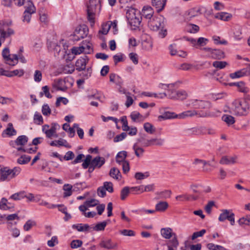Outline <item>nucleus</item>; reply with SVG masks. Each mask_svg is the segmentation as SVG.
Returning a JSON list of instances; mask_svg holds the SVG:
<instances>
[{
	"label": "nucleus",
	"mask_w": 250,
	"mask_h": 250,
	"mask_svg": "<svg viewBox=\"0 0 250 250\" xmlns=\"http://www.w3.org/2000/svg\"><path fill=\"white\" fill-rule=\"evenodd\" d=\"M250 105L246 100H235L231 104V109L235 115L245 116L249 113Z\"/></svg>",
	"instance_id": "obj_1"
},
{
	"label": "nucleus",
	"mask_w": 250,
	"mask_h": 250,
	"mask_svg": "<svg viewBox=\"0 0 250 250\" xmlns=\"http://www.w3.org/2000/svg\"><path fill=\"white\" fill-rule=\"evenodd\" d=\"M101 7V0H89L87 4V18L92 27L95 24V15L100 11Z\"/></svg>",
	"instance_id": "obj_2"
},
{
	"label": "nucleus",
	"mask_w": 250,
	"mask_h": 250,
	"mask_svg": "<svg viewBox=\"0 0 250 250\" xmlns=\"http://www.w3.org/2000/svg\"><path fill=\"white\" fill-rule=\"evenodd\" d=\"M126 17L131 26L137 27L141 23L142 17L140 11L132 7L126 9Z\"/></svg>",
	"instance_id": "obj_3"
},
{
	"label": "nucleus",
	"mask_w": 250,
	"mask_h": 250,
	"mask_svg": "<svg viewBox=\"0 0 250 250\" xmlns=\"http://www.w3.org/2000/svg\"><path fill=\"white\" fill-rule=\"evenodd\" d=\"M148 26L150 30L157 31L164 26V18L161 16H154L148 21Z\"/></svg>",
	"instance_id": "obj_4"
},
{
	"label": "nucleus",
	"mask_w": 250,
	"mask_h": 250,
	"mask_svg": "<svg viewBox=\"0 0 250 250\" xmlns=\"http://www.w3.org/2000/svg\"><path fill=\"white\" fill-rule=\"evenodd\" d=\"M2 56L7 64L14 66L18 63V55L16 54L11 55L8 48H5L2 50Z\"/></svg>",
	"instance_id": "obj_5"
},
{
	"label": "nucleus",
	"mask_w": 250,
	"mask_h": 250,
	"mask_svg": "<svg viewBox=\"0 0 250 250\" xmlns=\"http://www.w3.org/2000/svg\"><path fill=\"white\" fill-rule=\"evenodd\" d=\"M203 51L208 53V57L213 59L220 60L225 57L224 52L220 50L209 47H204Z\"/></svg>",
	"instance_id": "obj_6"
},
{
	"label": "nucleus",
	"mask_w": 250,
	"mask_h": 250,
	"mask_svg": "<svg viewBox=\"0 0 250 250\" xmlns=\"http://www.w3.org/2000/svg\"><path fill=\"white\" fill-rule=\"evenodd\" d=\"M195 115L200 117H206L209 116L210 115L208 112H198L195 110H187L178 114V118L185 119L188 117H192Z\"/></svg>",
	"instance_id": "obj_7"
},
{
	"label": "nucleus",
	"mask_w": 250,
	"mask_h": 250,
	"mask_svg": "<svg viewBox=\"0 0 250 250\" xmlns=\"http://www.w3.org/2000/svg\"><path fill=\"white\" fill-rule=\"evenodd\" d=\"M227 219L230 221L231 225H234L235 223L234 214L230 210L223 209L220 214L218 220L220 222H224Z\"/></svg>",
	"instance_id": "obj_8"
},
{
	"label": "nucleus",
	"mask_w": 250,
	"mask_h": 250,
	"mask_svg": "<svg viewBox=\"0 0 250 250\" xmlns=\"http://www.w3.org/2000/svg\"><path fill=\"white\" fill-rule=\"evenodd\" d=\"M189 102V104L194 108L208 109L211 107V103L208 101L192 99Z\"/></svg>",
	"instance_id": "obj_9"
},
{
	"label": "nucleus",
	"mask_w": 250,
	"mask_h": 250,
	"mask_svg": "<svg viewBox=\"0 0 250 250\" xmlns=\"http://www.w3.org/2000/svg\"><path fill=\"white\" fill-rule=\"evenodd\" d=\"M28 141V138L25 135L19 136L15 141H11L9 145L12 147L15 148L16 146H23L25 145Z\"/></svg>",
	"instance_id": "obj_10"
},
{
	"label": "nucleus",
	"mask_w": 250,
	"mask_h": 250,
	"mask_svg": "<svg viewBox=\"0 0 250 250\" xmlns=\"http://www.w3.org/2000/svg\"><path fill=\"white\" fill-rule=\"evenodd\" d=\"M88 34V27L84 24L78 26L74 31V35L77 36L79 38H84L87 36Z\"/></svg>",
	"instance_id": "obj_11"
},
{
	"label": "nucleus",
	"mask_w": 250,
	"mask_h": 250,
	"mask_svg": "<svg viewBox=\"0 0 250 250\" xmlns=\"http://www.w3.org/2000/svg\"><path fill=\"white\" fill-rule=\"evenodd\" d=\"M0 180L1 181H10L13 178L11 169L7 167L2 168L0 169Z\"/></svg>",
	"instance_id": "obj_12"
},
{
	"label": "nucleus",
	"mask_w": 250,
	"mask_h": 250,
	"mask_svg": "<svg viewBox=\"0 0 250 250\" xmlns=\"http://www.w3.org/2000/svg\"><path fill=\"white\" fill-rule=\"evenodd\" d=\"M99 246L101 248H103L107 250L115 249L117 247V244L113 242L111 239L104 238L102 239L99 244Z\"/></svg>",
	"instance_id": "obj_13"
},
{
	"label": "nucleus",
	"mask_w": 250,
	"mask_h": 250,
	"mask_svg": "<svg viewBox=\"0 0 250 250\" xmlns=\"http://www.w3.org/2000/svg\"><path fill=\"white\" fill-rule=\"evenodd\" d=\"M89 59L87 56L84 55L83 57H81L76 62L75 66L76 70L81 71L85 70V66L88 62Z\"/></svg>",
	"instance_id": "obj_14"
},
{
	"label": "nucleus",
	"mask_w": 250,
	"mask_h": 250,
	"mask_svg": "<svg viewBox=\"0 0 250 250\" xmlns=\"http://www.w3.org/2000/svg\"><path fill=\"white\" fill-rule=\"evenodd\" d=\"M250 75V70L247 68H244L229 74V77L232 79L241 78L244 76Z\"/></svg>",
	"instance_id": "obj_15"
},
{
	"label": "nucleus",
	"mask_w": 250,
	"mask_h": 250,
	"mask_svg": "<svg viewBox=\"0 0 250 250\" xmlns=\"http://www.w3.org/2000/svg\"><path fill=\"white\" fill-rule=\"evenodd\" d=\"M105 160L104 157L96 156L93 158L91 162V165L96 169L100 168L105 163Z\"/></svg>",
	"instance_id": "obj_16"
},
{
	"label": "nucleus",
	"mask_w": 250,
	"mask_h": 250,
	"mask_svg": "<svg viewBox=\"0 0 250 250\" xmlns=\"http://www.w3.org/2000/svg\"><path fill=\"white\" fill-rule=\"evenodd\" d=\"M17 134V131L14 128L13 124L11 123H9L8 124L7 127L3 130L1 134V136L3 137H6V136H12L16 135Z\"/></svg>",
	"instance_id": "obj_17"
},
{
	"label": "nucleus",
	"mask_w": 250,
	"mask_h": 250,
	"mask_svg": "<svg viewBox=\"0 0 250 250\" xmlns=\"http://www.w3.org/2000/svg\"><path fill=\"white\" fill-rule=\"evenodd\" d=\"M161 234L165 239H169L177 236L176 234L172 232V229L170 228H162L161 229Z\"/></svg>",
	"instance_id": "obj_18"
},
{
	"label": "nucleus",
	"mask_w": 250,
	"mask_h": 250,
	"mask_svg": "<svg viewBox=\"0 0 250 250\" xmlns=\"http://www.w3.org/2000/svg\"><path fill=\"white\" fill-rule=\"evenodd\" d=\"M237 156L234 155L233 156H225L222 157L220 161V163L222 165H230L233 164L236 162Z\"/></svg>",
	"instance_id": "obj_19"
},
{
	"label": "nucleus",
	"mask_w": 250,
	"mask_h": 250,
	"mask_svg": "<svg viewBox=\"0 0 250 250\" xmlns=\"http://www.w3.org/2000/svg\"><path fill=\"white\" fill-rule=\"evenodd\" d=\"M168 248V250H177L179 246V242L177 236L172 237L171 240H169L166 243Z\"/></svg>",
	"instance_id": "obj_20"
},
{
	"label": "nucleus",
	"mask_w": 250,
	"mask_h": 250,
	"mask_svg": "<svg viewBox=\"0 0 250 250\" xmlns=\"http://www.w3.org/2000/svg\"><path fill=\"white\" fill-rule=\"evenodd\" d=\"M153 10L152 8L149 6H145L142 11V15L145 18L149 20L150 18H152L153 14Z\"/></svg>",
	"instance_id": "obj_21"
},
{
	"label": "nucleus",
	"mask_w": 250,
	"mask_h": 250,
	"mask_svg": "<svg viewBox=\"0 0 250 250\" xmlns=\"http://www.w3.org/2000/svg\"><path fill=\"white\" fill-rule=\"evenodd\" d=\"M227 84L230 86H236V87H238V90L242 93H246L249 91V89L245 86V83L243 82L230 83Z\"/></svg>",
	"instance_id": "obj_22"
},
{
	"label": "nucleus",
	"mask_w": 250,
	"mask_h": 250,
	"mask_svg": "<svg viewBox=\"0 0 250 250\" xmlns=\"http://www.w3.org/2000/svg\"><path fill=\"white\" fill-rule=\"evenodd\" d=\"M73 229L77 230L78 231H90L92 227H90L88 224H74L72 226Z\"/></svg>",
	"instance_id": "obj_23"
},
{
	"label": "nucleus",
	"mask_w": 250,
	"mask_h": 250,
	"mask_svg": "<svg viewBox=\"0 0 250 250\" xmlns=\"http://www.w3.org/2000/svg\"><path fill=\"white\" fill-rule=\"evenodd\" d=\"M167 0H152V4L157 12L161 11L165 7Z\"/></svg>",
	"instance_id": "obj_24"
},
{
	"label": "nucleus",
	"mask_w": 250,
	"mask_h": 250,
	"mask_svg": "<svg viewBox=\"0 0 250 250\" xmlns=\"http://www.w3.org/2000/svg\"><path fill=\"white\" fill-rule=\"evenodd\" d=\"M127 153L126 151H121L118 152L116 156V162L119 165L126 162V158Z\"/></svg>",
	"instance_id": "obj_25"
},
{
	"label": "nucleus",
	"mask_w": 250,
	"mask_h": 250,
	"mask_svg": "<svg viewBox=\"0 0 250 250\" xmlns=\"http://www.w3.org/2000/svg\"><path fill=\"white\" fill-rule=\"evenodd\" d=\"M201 14V9L200 8H193L187 11L186 15L188 16V18L191 19L192 18L197 16Z\"/></svg>",
	"instance_id": "obj_26"
},
{
	"label": "nucleus",
	"mask_w": 250,
	"mask_h": 250,
	"mask_svg": "<svg viewBox=\"0 0 250 250\" xmlns=\"http://www.w3.org/2000/svg\"><path fill=\"white\" fill-rule=\"evenodd\" d=\"M175 118H178V115L176 114L174 112L169 111H166L162 115L158 116V119L159 121Z\"/></svg>",
	"instance_id": "obj_27"
},
{
	"label": "nucleus",
	"mask_w": 250,
	"mask_h": 250,
	"mask_svg": "<svg viewBox=\"0 0 250 250\" xmlns=\"http://www.w3.org/2000/svg\"><path fill=\"white\" fill-rule=\"evenodd\" d=\"M168 207V204L166 201H160L155 205L157 211L164 212Z\"/></svg>",
	"instance_id": "obj_28"
},
{
	"label": "nucleus",
	"mask_w": 250,
	"mask_h": 250,
	"mask_svg": "<svg viewBox=\"0 0 250 250\" xmlns=\"http://www.w3.org/2000/svg\"><path fill=\"white\" fill-rule=\"evenodd\" d=\"M231 14L226 12L218 13L215 15V18L224 21H228L231 19Z\"/></svg>",
	"instance_id": "obj_29"
},
{
	"label": "nucleus",
	"mask_w": 250,
	"mask_h": 250,
	"mask_svg": "<svg viewBox=\"0 0 250 250\" xmlns=\"http://www.w3.org/2000/svg\"><path fill=\"white\" fill-rule=\"evenodd\" d=\"M109 175L116 180H121L122 175L120 170L116 167H112L109 171Z\"/></svg>",
	"instance_id": "obj_30"
},
{
	"label": "nucleus",
	"mask_w": 250,
	"mask_h": 250,
	"mask_svg": "<svg viewBox=\"0 0 250 250\" xmlns=\"http://www.w3.org/2000/svg\"><path fill=\"white\" fill-rule=\"evenodd\" d=\"M27 3V5L25 6L26 9L24 13L30 14L35 13L36 9L32 2L28 0Z\"/></svg>",
	"instance_id": "obj_31"
},
{
	"label": "nucleus",
	"mask_w": 250,
	"mask_h": 250,
	"mask_svg": "<svg viewBox=\"0 0 250 250\" xmlns=\"http://www.w3.org/2000/svg\"><path fill=\"white\" fill-rule=\"evenodd\" d=\"M208 42V40L203 37H200L197 40L196 48L203 50L202 47L206 45Z\"/></svg>",
	"instance_id": "obj_32"
},
{
	"label": "nucleus",
	"mask_w": 250,
	"mask_h": 250,
	"mask_svg": "<svg viewBox=\"0 0 250 250\" xmlns=\"http://www.w3.org/2000/svg\"><path fill=\"white\" fill-rule=\"evenodd\" d=\"M208 163L207 161H206L203 160L199 159L198 158H196L194 159L193 164L195 165H201L203 166V171L205 172H208L209 171V169L206 167Z\"/></svg>",
	"instance_id": "obj_33"
},
{
	"label": "nucleus",
	"mask_w": 250,
	"mask_h": 250,
	"mask_svg": "<svg viewBox=\"0 0 250 250\" xmlns=\"http://www.w3.org/2000/svg\"><path fill=\"white\" fill-rule=\"evenodd\" d=\"M133 149L134 151L135 155L140 158L143 156L144 153V149L138 146L137 144H135L133 146Z\"/></svg>",
	"instance_id": "obj_34"
},
{
	"label": "nucleus",
	"mask_w": 250,
	"mask_h": 250,
	"mask_svg": "<svg viewBox=\"0 0 250 250\" xmlns=\"http://www.w3.org/2000/svg\"><path fill=\"white\" fill-rule=\"evenodd\" d=\"M186 30L190 33H196L199 30V27L194 24H189L186 27Z\"/></svg>",
	"instance_id": "obj_35"
},
{
	"label": "nucleus",
	"mask_w": 250,
	"mask_h": 250,
	"mask_svg": "<svg viewBox=\"0 0 250 250\" xmlns=\"http://www.w3.org/2000/svg\"><path fill=\"white\" fill-rule=\"evenodd\" d=\"M222 119L228 125H230L235 123L234 118L229 115H224L222 117Z\"/></svg>",
	"instance_id": "obj_36"
},
{
	"label": "nucleus",
	"mask_w": 250,
	"mask_h": 250,
	"mask_svg": "<svg viewBox=\"0 0 250 250\" xmlns=\"http://www.w3.org/2000/svg\"><path fill=\"white\" fill-rule=\"evenodd\" d=\"M130 117L133 122H136L137 120L141 121L144 120L143 116L139 112L136 111L132 112Z\"/></svg>",
	"instance_id": "obj_37"
},
{
	"label": "nucleus",
	"mask_w": 250,
	"mask_h": 250,
	"mask_svg": "<svg viewBox=\"0 0 250 250\" xmlns=\"http://www.w3.org/2000/svg\"><path fill=\"white\" fill-rule=\"evenodd\" d=\"M144 128L145 130L148 133L152 134L155 132V128L154 126L148 122L144 124Z\"/></svg>",
	"instance_id": "obj_38"
},
{
	"label": "nucleus",
	"mask_w": 250,
	"mask_h": 250,
	"mask_svg": "<svg viewBox=\"0 0 250 250\" xmlns=\"http://www.w3.org/2000/svg\"><path fill=\"white\" fill-rule=\"evenodd\" d=\"M107 225L106 221H103L97 224L94 227H92L91 229L97 231L104 230Z\"/></svg>",
	"instance_id": "obj_39"
},
{
	"label": "nucleus",
	"mask_w": 250,
	"mask_h": 250,
	"mask_svg": "<svg viewBox=\"0 0 250 250\" xmlns=\"http://www.w3.org/2000/svg\"><path fill=\"white\" fill-rule=\"evenodd\" d=\"M31 157L26 155H21L18 160L17 162L19 164L24 165L27 164L31 160Z\"/></svg>",
	"instance_id": "obj_40"
},
{
	"label": "nucleus",
	"mask_w": 250,
	"mask_h": 250,
	"mask_svg": "<svg viewBox=\"0 0 250 250\" xmlns=\"http://www.w3.org/2000/svg\"><path fill=\"white\" fill-rule=\"evenodd\" d=\"M86 43L83 42L81 47H83L84 48L83 51L85 54H90L91 52L93 51V49L91 47V43L89 42H86V41H85Z\"/></svg>",
	"instance_id": "obj_41"
},
{
	"label": "nucleus",
	"mask_w": 250,
	"mask_h": 250,
	"mask_svg": "<svg viewBox=\"0 0 250 250\" xmlns=\"http://www.w3.org/2000/svg\"><path fill=\"white\" fill-rule=\"evenodd\" d=\"M228 65V62L225 61H215L212 63L213 67L219 69H223Z\"/></svg>",
	"instance_id": "obj_42"
},
{
	"label": "nucleus",
	"mask_w": 250,
	"mask_h": 250,
	"mask_svg": "<svg viewBox=\"0 0 250 250\" xmlns=\"http://www.w3.org/2000/svg\"><path fill=\"white\" fill-rule=\"evenodd\" d=\"M42 91L40 93V97H42L44 95L48 98H51L52 95L49 93V88L48 86L45 85L42 88Z\"/></svg>",
	"instance_id": "obj_43"
},
{
	"label": "nucleus",
	"mask_w": 250,
	"mask_h": 250,
	"mask_svg": "<svg viewBox=\"0 0 250 250\" xmlns=\"http://www.w3.org/2000/svg\"><path fill=\"white\" fill-rule=\"evenodd\" d=\"M72 186L69 184H65L63 186V189L64 190L63 195L64 197H68L72 194Z\"/></svg>",
	"instance_id": "obj_44"
},
{
	"label": "nucleus",
	"mask_w": 250,
	"mask_h": 250,
	"mask_svg": "<svg viewBox=\"0 0 250 250\" xmlns=\"http://www.w3.org/2000/svg\"><path fill=\"white\" fill-rule=\"evenodd\" d=\"M207 247L209 250H227V249L223 246L216 245L213 243L208 244Z\"/></svg>",
	"instance_id": "obj_45"
},
{
	"label": "nucleus",
	"mask_w": 250,
	"mask_h": 250,
	"mask_svg": "<svg viewBox=\"0 0 250 250\" xmlns=\"http://www.w3.org/2000/svg\"><path fill=\"white\" fill-rule=\"evenodd\" d=\"M25 197V192L22 191L16 193L10 196V199L14 200H19L21 199L24 198Z\"/></svg>",
	"instance_id": "obj_46"
},
{
	"label": "nucleus",
	"mask_w": 250,
	"mask_h": 250,
	"mask_svg": "<svg viewBox=\"0 0 250 250\" xmlns=\"http://www.w3.org/2000/svg\"><path fill=\"white\" fill-rule=\"evenodd\" d=\"M130 188L128 187H124L121 191V199L124 200L128 196L129 193Z\"/></svg>",
	"instance_id": "obj_47"
},
{
	"label": "nucleus",
	"mask_w": 250,
	"mask_h": 250,
	"mask_svg": "<svg viewBox=\"0 0 250 250\" xmlns=\"http://www.w3.org/2000/svg\"><path fill=\"white\" fill-rule=\"evenodd\" d=\"M121 121L122 123V129L125 131H127L129 130L130 127L128 125L126 117L125 116L121 118Z\"/></svg>",
	"instance_id": "obj_48"
},
{
	"label": "nucleus",
	"mask_w": 250,
	"mask_h": 250,
	"mask_svg": "<svg viewBox=\"0 0 250 250\" xmlns=\"http://www.w3.org/2000/svg\"><path fill=\"white\" fill-rule=\"evenodd\" d=\"M176 94V99L183 100L187 98L188 94L184 90L177 91L175 93Z\"/></svg>",
	"instance_id": "obj_49"
},
{
	"label": "nucleus",
	"mask_w": 250,
	"mask_h": 250,
	"mask_svg": "<svg viewBox=\"0 0 250 250\" xmlns=\"http://www.w3.org/2000/svg\"><path fill=\"white\" fill-rule=\"evenodd\" d=\"M64 83V81L62 79H59L57 81L56 83L53 85V86L56 87L57 90L64 91L65 87L63 86V84Z\"/></svg>",
	"instance_id": "obj_50"
},
{
	"label": "nucleus",
	"mask_w": 250,
	"mask_h": 250,
	"mask_svg": "<svg viewBox=\"0 0 250 250\" xmlns=\"http://www.w3.org/2000/svg\"><path fill=\"white\" fill-rule=\"evenodd\" d=\"M175 199L176 200L180 202H184L185 201H190V196L189 194H188V193H184L177 196L175 197Z\"/></svg>",
	"instance_id": "obj_51"
},
{
	"label": "nucleus",
	"mask_w": 250,
	"mask_h": 250,
	"mask_svg": "<svg viewBox=\"0 0 250 250\" xmlns=\"http://www.w3.org/2000/svg\"><path fill=\"white\" fill-rule=\"evenodd\" d=\"M239 225H242L243 224L246 225H250V215H246L239 219L238 220Z\"/></svg>",
	"instance_id": "obj_52"
},
{
	"label": "nucleus",
	"mask_w": 250,
	"mask_h": 250,
	"mask_svg": "<svg viewBox=\"0 0 250 250\" xmlns=\"http://www.w3.org/2000/svg\"><path fill=\"white\" fill-rule=\"evenodd\" d=\"M36 225L34 221L28 220L23 226V229L25 231H28L31 228Z\"/></svg>",
	"instance_id": "obj_53"
},
{
	"label": "nucleus",
	"mask_w": 250,
	"mask_h": 250,
	"mask_svg": "<svg viewBox=\"0 0 250 250\" xmlns=\"http://www.w3.org/2000/svg\"><path fill=\"white\" fill-rule=\"evenodd\" d=\"M58 207V209L60 211L62 212L63 213H65L67 212V208L63 205H53L52 204L50 206H48V208H55Z\"/></svg>",
	"instance_id": "obj_54"
},
{
	"label": "nucleus",
	"mask_w": 250,
	"mask_h": 250,
	"mask_svg": "<svg viewBox=\"0 0 250 250\" xmlns=\"http://www.w3.org/2000/svg\"><path fill=\"white\" fill-rule=\"evenodd\" d=\"M34 121L37 125H41L43 122L42 115L38 112H36L34 114Z\"/></svg>",
	"instance_id": "obj_55"
},
{
	"label": "nucleus",
	"mask_w": 250,
	"mask_h": 250,
	"mask_svg": "<svg viewBox=\"0 0 250 250\" xmlns=\"http://www.w3.org/2000/svg\"><path fill=\"white\" fill-rule=\"evenodd\" d=\"M212 39L215 44L227 45L228 44V42L224 39L220 41V37L219 36H214L212 37Z\"/></svg>",
	"instance_id": "obj_56"
},
{
	"label": "nucleus",
	"mask_w": 250,
	"mask_h": 250,
	"mask_svg": "<svg viewBox=\"0 0 250 250\" xmlns=\"http://www.w3.org/2000/svg\"><path fill=\"white\" fill-rule=\"evenodd\" d=\"M149 176V172H146L145 173L142 172H136L135 174V178L137 180H142L145 178H147Z\"/></svg>",
	"instance_id": "obj_57"
},
{
	"label": "nucleus",
	"mask_w": 250,
	"mask_h": 250,
	"mask_svg": "<svg viewBox=\"0 0 250 250\" xmlns=\"http://www.w3.org/2000/svg\"><path fill=\"white\" fill-rule=\"evenodd\" d=\"M7 204H9V203H7V199L4 198H2L0 202V208L3 210L9 209L10 207L8 206Z\"/></svg>",
	"instance_id": "obj_58"
},
{
	"label": "nucleus",
	"mask_w": 250,
	"mask_h": 250,
	"mask_svg": "<svg viewBox=\"0 0 250 250\" xmlns=\"http://www.w3.org/2000/svg\"><path fill=\"white\" fill-rule=\"evenodd\" d=\"M103 187L105 190H107L110 193L113 192V184L110 182H105L104 183Z\"/></svg>",
	"instance_id": "obj_59"
},
{
	"label": "nucleus",
	"mask_w": 250,
	"mask_h": 250,
	"mask_svg": "<svg viewBox=\"0 0 250 250\" xmlns=\"http://www.w3.org/2000/svg\"><path fill=\"white\" fill-rule=\"evenodd\" d=\"M99 203V201L95 199H91L87 200L84 202V204L87 207H94L97 206Z\"/></svg>",
	"instance_id": "obj_60"
},
{
	"label": "nucleus",
	"mask_w": 250,
	"mask_h": 250,
	"mask_svg": "<svg viewBox=\"0 0 250 250\" xmlns=\"http://www.w3.org/2000/svg\"><path fill=\"white\" fill-rule=\"evenodd\" d=\"M57 142L59 147L63 146L67 148H70L71 147V146L68 143L67 141L64 139H60L57 140Z\"/></svg>",
	"instance_id": "obj_61"
},
{
	"label": "nucleus",
	"mask_w": 250,
	"mask_h": 250,
	"mask_svg": "<svg viewBox=\"0 0 250 250\" xmlns=\"http://www.w3.org/2000/svg\"><path fill=\"white\" fill-rule=\"evenodd\" d=\"M82 244V241L80 240H74L71 242L70 246L72 249H77L81 247Z\"/></svg>",
	"instance_id": "obj_62"
},
{
	"label": "nucleus",
	"mask_w": 250,
	"mask_h": 250,
	"mask_svg": "<svg viewBox=\"0 0 250 250\" xmlns=\"http://www.w3.org/2000/svg\"><path fill=\"white\" fill-rule=\"evenodd\" d=\"M120 232L124 236H134L135 235V232L130 229H123L120 230Z\"/></svg>",
	"instance_id": "obj_63"
},
{
	"label": "nucleus",
	"mask_w": 250,
	"mask_h": 250,
	"mask_svg": "<svg viewBox=\"0 0 250 250\" xmlns=\"http://www.w3.org/2000/svg\"><path fill=\"white\" fill-rule=\"evenodd\" d=\"M215 205L214 202L212 201H209L207 205L205 207V210L206 212L210 214L211 212L212 208Z\"/></svg>",
	"instance_id": "obj_64"
}]
</instances>
